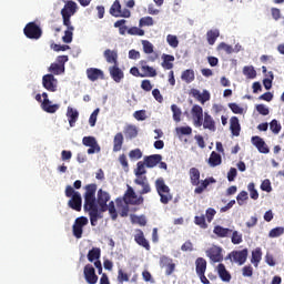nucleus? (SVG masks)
<instances>
[{
	"mask_svg": "<svg viewBox=\"0 0 284 284\" xmlns=\"http://www.w3.org/2000/svg\"><path fill=\"white\" fill-rule=\"evenodd\" d=\"M154 26V19L152 17H143L139 21V28H145Z\"/></svg>",
	"mask_w": 284,
	"mask_h": 284,
	"instance_id": "de8ad7c7",
	"label": "nucleus"
},
{
	"mask_svg": "<svg viewBox=\"0 0 284 284\" xmlns=\"http://www.w3.org/2000/svg\"><path fill=\"white\" fill-rule=\"evenodd\" d=\"M87 258L90 263H94L95 261H99L101 258V248L93 247L89 251Z\"/></svg>",
	"mask_w": 284,
	"mask_h": 284,
	"instance_id": "f704fd0d",
	"label": "nucleus"
},
{
	"mask_svg": "<svg viewBox=\"0 0 284 284\" xmlns=\"http://www.w3.org/2000/svg\"><path fill=\"white\" fill-rule=\"evenodd\" d=\"M262 256L263 253L261 252V248H256L252 252L251 263L255 264V267H258V263H261Z\"/></svg>",
	"mask_w": 284,
	"mask_h": 284,
	"instance_id": "a19ab883",
	"label": "nucleus"
},
{
	"mask_svg": "<svg viewBox=\"0 0 284 284\" xmlns=\"http://www.w3.org/2000/svg\"><path fill=\"white\" fill-rule=\"evenodd\" d=\"M128 34H131V37H144L145 31L139 27H131L128 30Z\"/></svg>",
	"mask_w": 284,
	"mask_h": 284,
	"instance_id": "3c124183",
	"label": "nucleus"
},
{
	"mask_svg": "<svg viewBox=\"0 0 284 284\" xmlns=\"http://www.w3.org/2000/svg\"><path fill=\"white\" fill-rule=\"evenodd\" d=\"M270 130L273 132V134H278L282 130L281 123H278V120H272L270 123Z\"/></svg>",
	"mask_w": 284,
	"mask_h": 284,
	"instance_id": "bf43d9fd",
	"label": "nucleus"
},
{
	"mask_svg": "<svg viewBox=\"0 0 284 284\" xmlns=\"http://www.w3.org/2000/svg\"><path fill=\"white\" fill-rule=\"evenodd\" d=\"M108 210H109V214L112 219V221H116V219H119V213H116V207L114 206V202H110L109 205H106Z\"/></svg>",
	"mask_w": 284,
	"mask_h": 284,
	"instance_id": "13d9d810",
	"label": "nucleus"
},
{
	"mask_svg": "<svg viewBox=\"0 0 284 284\" xmlns=\"http://www.w3.org/2000/svg\"><path fill=\"white\" fill-rule=\"evenodd\" d=\"M41 97L43 99L41 103V109L43 110V112H47L48 114H54L59 110L60 105L52 104V101H50L47 92H43Z\"/></svg>",
	"mask_w": 284,
	"mask_h": 284,
	"instance_id": "9d476101",
	"label": "nucleus"
},
{
	"mask_svg": "<svg viewBox=\"0 0 284 284\" xmlns=\"http://www.w3.org/2000/svg\"><path fill=\"white\" fill-rule=\"evenodd\" d=\"M123 149V133L119 132L113 139V152H121Z\"/></svg>",
	"mask_w": 284,
	"mask_h": 284,
	"instance_id": "2f4dec72",
	"label": "nucleus"
},
{
	"mask_svg": "<svg viewBox=\"0 0 284 284\" xmlns=\"http://www.w3.org/2000/svg\"><path fill=\"white\" fill-rule=\"evenodd\" d=\"M230 130L233 136H240L241 135V123L239 122L237 116H232L230 119Z\"/></svg>",
	"mask_w": 284,
	"mask_h": 284,
	"instance_id": "a878e982",
	"label": "nucleus"
},
{
	"mask_svg": "<svg viewBox=\"0 0 284 284\" xmlns=\"http://www.w3.org/2000/svg\"><path fill=\"white\" fill-rule=\"evenodd\" d=\"M252 143L254 146H256V149L261 154H270V148L261 136L258 135L253 136Z\"/></svg>",
	"mask_w": 284,
	"mask_h": 284,
	"instance_id": "f3484780",
	"label": "nucleus"
},
{
	"mask_svg": "<svg viewBox=\"0 0 284 284\" xmlns=\"http://www.w3.org/2000/svg\"><path fill=\"white\" fill-rule=\"evenodd\" d=\"M213 234H215L217 239H230V236H232V230L221 225H215L213 229Z\"/></svg>",
	"mask_w": 284,
	"mask_h": 284,
	"instance_id": "5701e85b",
	"label": "nucleus"
},
{
	"mask_svg": "<svg viewBox=\"0 0 284 284\" xmlns=\"http://www.w3.org/2000/svg\"><path fill=\"white\" fill-rule=\"evenodd\" d=\"M230 110L233 112V114H243V108H241L236 103H229Z\"/></svg>",
	"mask_w": 284,
	"mask_h": 284,
	"instance_id": "774afa93",
	"label": "nucleus"
},
{
	"mask_svg": "<svg viewBox=\"0 0 284 284\" xmlns=\"http://www.w3.org/2000/svg\"><path fill=\"white\" fill-rule=\"evenodd\" d=\"M247 190L251 199H253V201H258V191L256 190L254 182L248 183Z\"/></svg>",
	"mask_w": 284,
	"mask_h": 284,
	"instance_id": "09e8293b",
	"label": "nucleus"
},
{
	"mask_svg": "<svg viewBox=\"0 0 284 284\" xmlns=\"http://www.w3.org/2000/svg\"><path fill=\"white\" fill-rule=\"evenodd\" d=\"M123 199H124V203L126 205H141V204H143V197L140 196L136 200V193L134 192V189H132V186H128V190H126Z\"/></svg>",
	"mask_w": 284,
	"mask_h": 284,
	"instance_id": "1a4fd4ad",
	"label": "nucleus"
},
{
	"mask_svg": "<svg viewBox=\"0 0 284 284\" xmlns=\"http://www.w3.org/2000/svg\"><path fill=\"white\" fill-rule=\"evenodd\" d=\"M202 125L204 130H209L210 132H216V122L214 121V118L210 115V113H204V119L202 120Z\"/></svg>",
	"mask_w": 284,
	"mask_h": 284,
	"instance_id": "aec40b11",
	"label": "nucleus"
},
{
	"mask_svg": "<svg viewBox=\"0 0 284 284\" xmlns=\"http://www.w3.org/2000/svg\"><path fill=\"white\" fill-rule=\"evenodd\" d=\"M141 70L144 72L142 75L143 77H151L154 78L156 77V69H153L152 67L148 65V61L142 60L140 61Z\"/></svg>",
	"mask_w": 284,
	"mask_h": 284,
	"instance_id": "cd10ccee",
	"label": "nucleus"
},
{
	"mask_svg": "<svg viewBox=\"0 0 284 284\" xmlns=\"http://www.w3.org/2000/svg\"><path fill=\"white\" fill-rule=\"evenodd\" d=\"M110 14H112V17H121V2H119V0H115L111 6Z\"/></svg>",
	"mask_w": 284,
	"mask_h": 284,
	"instance_id": "37998d69",
	"label": "nucleus"
},
{
	"mask_svg": "<svg viewBox=\"0 0 284 284\" xmlns=\"http://www.w3.org/2000/svg\"><path fill=\"white\" fill-rule=\"evenodd\" d=\"M94 267H97L98 274H102L100 277V284H110V277H108L106 273H103V265L101 264L100 260L94 262Z\"/></svg>",
	"mask_w": 284,
	"mask_h": 284,
	"instance_id": "c85d7f7f",
	"label": "nucleus"
},
{
	"mask_svg": "<svg viewBox=\"0 0 284 284\" xmlns=\"http://www.w3.org/2000/svg\"><path fill=\"white\" fill-rule=\"evenodd\" d=\"M67 119L69 121L70 128H74V125L77 124V121H79V111H77V109H73L71 106H68Z\"/></svg>",
	"mask_w": 284,
	"mask_h": 284,
	"instance_id": "393cba45",
	"label": "nucleus"
},
{
	"mask_svg": "<svg viewBox=\"0 0 284 284\" xmlns=\"http://www.w3.org/2000/svg\"><path fill=\"white\" fill-rule=\"evenodd\" d=\"M162 68L164 70H172V68H174V63H172L174 61V55H170V54H162Z\"/></svg>",
	"mask_w": 284,
	"mask_h": 284,
	"instance_id": "7c9ffc66",
	"label": "nucleus"
},
{
	"mask_svg": "<svg viewBox=\"0 0 284 284\" xmlns=\"http://www.w3.org/2000/svg\"><path fill=\"white\" fill-rule=\"evenodd\" d=\"M134 241L138 245H140L141 247H144L146 252H150L151 250L150 242L145 239L143 231L138 230V233L134 235Z\"/></svg>",
	"mask_w": 284,
	"mask_h": 284,
	"instance_id": "4be33fe9",
	"label": "nucleus"
},
{
	"mask_svg": "<svg viewBox=\"0 0 284 284\" xmlns=\"http://www.w3.org/2000/svg\"><path fill=\"white\" fill-rule=\"evenodd\" d=\"M250 252L247 248H243L242 251H233L229 254V258H231L232 263H237V265H245L247 261V255Z\"/></svg>",
	"mask_w": 284,
	"mask_h": 284,
	"instance_id": "6e6552de",
	"label": "nucleus"
},
{
	"mask_svg": "<svg viewBox=\"0 0 284 284\" xmlns=\"http://www.w3.org/2000/svg\"><path fill=\"white\" fill-rule=\"evenodd\" d=\"M166 41L171 48H179V38H176V36L169 34Z\"/></svg>",
	"mask_w": 284,
	"mask_h": 284,
	"instance_id": "69168bd1",
	"label": "nucleus"
},
{
	"mask_svg": "<svg viewBox=\"0 0 284 284\" xmlns=\"http://www.w3.org/2000/svg\"><path fill=\"white\" fill-rule=\"evenodd\" d=\"M250 196L247 195L246 191H242L237 194L236 201L239 205H245V201H247Z\"/></svg>",
	"mask_w": 284,
	"mask_h": 284,
	"instance_id": "680f3d73",
	"label": "nucleus"
},
{
	"mask_svg": "<svg viewBox=\"0 0 284 284\" xmlns=\"http://www.w3.org/2000/svg\"><path fill=\"white\" fill-rule=\"evenodd\" d=\"M62 19H63V26L67 27V29L73 28L72 22L70 21V18L72 17L70 12H68L67 9L61 10Z\"/></svg>",
	"mask_w": 284,
	"mask_h": 284,
	"instance_id": "a18cd8bd",
	"label": "nucleus"
},
{
	"mask_svg": "<svg viewBox=\"0 0 284 284\" xmlns=\"http://www.w3.org/2000/svg\"><path fill=\"white\" fill-rule=\"evenodd\" d=\"M125 23H128L126 20L122 19V20H118L114 22V28H119V32L120 34L124 36L128 32V26H125Z\"/></svg>",
	"mask_w": 284,
	"mask_h": 284,
	"instance_id": "c03bdc74",
	"label": "nucleus"
},
{
	"mask_svg": "<svg viewBox=\"0 0 284 284\" xmlns=\"http://www.w3.org/2000/svg\"><path fill=\"white\" fill-rule=\"evenodd\" d=\"M160 267H166L165 275L172 276V274H174V270H176V264H174L173 260L169 256L162 255L160 257Z\"/></svg>",
	"mask_w": 284,
	"mask_h": 284,
	"instance_id": "f8f14e48",
	"label": "nucleus"
},
{
	"mask_svg": "<svg viewBox=\"0 0 284 284\" xmlns=\"http://www.w3.org/2000/svg\"><path fill=\"white\" fill-rule=\"evenodd\" d=\"M243 74L246 79H256V69L252 65H246L243 68Z\"/></svg>",
	"mask_w": 284,
	"mask_h": 284,
	"instance_id": "79ce46f5",
	"label": "nucleus"
},
{
	"mask_svg": "<svg viewBox=\"0 0 284 284\" xmlns=\"http://www.w3.org/2000/svg\"><path fill=\"white\" fill-rule=\"evenodd\" d=\"M82 145H85L88 149V154H99L101 152V146L99 145V142L97 141V138L94 136H84L82 139Z\"/></svg>",
	"mask_w": 284,
	"mask_h": 284,
	"instance_id": "39448f33",
	"label": "nucleus"
},
{
	"mask_svg": "<svg viewBox=\"0 0 284 284\" xmlns=\"http://www.w3.org/2000/svg\"><path fill=\"white\" fill-rule=\"evenodd\" d=\"M207 270V261L203 257H197L195 261V272L196 274H205Z\"/></svg>",
	"mask_w": 284,
	"mask_h": 284,
	"instance_id": "c756f323",
	"label": "nucleus"
},
{
	"mask_svg": "<svg viewBox=\"0 0 284 284\" xmlns=\"http://www.w3.org/2000/svg\"><path fill=\"white\" fill-rule=\"evenodd\" d=\"M163 161V155L153 154L144 156V164L146 168H156Z\"/></svg>",
	"mask_w": 284,
	"mask_h": 284,
	"instance_id": "412c9836",
	"label": "nucleus"
},
{
	"mask_svg": "<svg viewBox=\"0 0 284 284\" xmlns=\"http://www.w3.org/2000/svg\"><path fill=\"white\" fill-rule=\"evenodd\" d=\"M103 57H104L106 63H111L113 65L119 64V53L116 51H112L110 49H106L103 52Z\"/></svg>",
	"mask_w": 284,
	"mask_h": 284,
	"instance_id": "b1692460",
	"label": "nucleus"
},
{
	"mask_svg": "<svg viewBox=\"0 0 284 284\" xmlns=\"http://www.w3.org/2000/svg\"><path fill=\"white\" fill-rule=\"evenodd\" d=\"M73 32H74V27H70L64 31V36L62 37L63 43H72Z\"/></svg>",
	"mask_w": 284,
	"mask_h": 284,
	"instance_id": "603ef678",
	"label": "nucleus"
},
{
	"mask_svg": "<svg viewBox=\"0 0 284 284\" xmlns=\"http://www.w3.org/2000/svg\"><path fill=\"white\" fill-rule=\"evenodd\" d=\"M109 73L111 79H113L115 83H121V81L125 79V73H123V70H121V68H119V64H113L109 67Z\"/></svg>",
	"mask_w": 284,
	"mask_h": 284,
	"instance_id": "dca6fc26",
	"label": "nucleus"
},
{
	"mask_svg": "<svg viewBox=\"0 0 284 284\" xmlns=\"http://www.w3.org/2000/svg\"><path fill=\"white\" fill-rule=\"evenodd\" d=\"M143 174H148V171L145 170V162L140 161L136 163L135 176H143Z\"/></svg>",
	"mask_w": 284,
	"mask_h": 284,
	"instance_id": "864d4df0",
	"label": "nucleus"
},
{
	"mask_svg": "<svg viewBox=\"0 0 284 284\" xmlns=\"http://www.w3.org/2000/svg\"><path fill=\"white\" fill-rule=\"evenodd\" d=\"M171 110L173 112V119L179 123L181 121V109L176 104L171 105Z\"/></svg>",
	"mask_w": 284,
	"mask_h": 284,
	"instance_id": "e2e57ef3",
	"label": "nucleus"
},
{
	"mask_svg": "<svg viewBox=\"0 0 284 284\" xmlns=\"http://www.w3.org/2000/svg\"><path fill=\"white\" fill-rule=\"evenodd\" d=\"M217 50H224V52H226V54H232L234 52V48L225 42H221L217 45Z\"/></svg>",
	"mask_w": 284,
	"mask_h": 284,
	"instance_id": "0e129e2a",
	"label": "nucleus"
},
{
	"mask_svg": "<svg viewBox=\"0 0 284 284\" xmlns=\"http://www.w3.org/2000/svg\"><path fill=\"white\" fill-rule=\"evenodd\" d=\"M124 134L126 139H136L139 136V129L135 125L129 124L124 128Z\"/></svg>",
	"mask_w": 284,
	"mask_h": 284,
	"instance_id": "72a5a7b5",
	"label": "nucleus"
},
{
	"mask_svg": "<svg viewBox=\"0 0 284 284\" xmlns=\"http://www.w3.org/2000/svg\"><path fill=\"white\" fill-rule=\"evenodd\" d=\"M115 203H116L118 210H121V207H122L121 216H128V204L125 203L124 197L123 199H121V197L116 199Z\"/></svg>",
	"mask_w": 284,
	"mask_h": 284,
	"instance_id": "ea45409f",
	"label": "nucleus"
},
{
	"mask_svg": "<svg viewBox=\"0 0 284 284\" xmlns=\"http://www.w3.org/2000/svg\"><path fill=\"white\" fill-rule=\"evenodd\" d=\"M155 190L160 196V203L168 205V203L172 201L173 196L172 193H170V186L165 184V180L163 178H159L155 181Z\"/></svg>",
	"mask_w": 284,
	"mask_h": 284,
	"instance_id": "7ed1b4c3",
	"label": "nucleus"
},
{
	"mask_svg": "<svg viewBox=\"0 0 284 284\" xmlns=\"http://www.w3.org/2000/svg\"><path fill=\"white\" fill-rule=\"evenodd\" d=\"M176 132L178 134L189 136L190 134H192V129L190 126H180L176 128Z\"/></svg>",
	"mask_w": 284,
	"mask_h": 284,
	"instance_id": "338daca9",
	"label": "nucleus"
},
{
	"mask_svg": "<svg viewBox=\"0 0 284 284\" xmlns=\"http://www.w3.org/2000/svg\"><path fill=\"white\" fill-rule=\"evenodd\" d=\"M142 45H143V52L145 54H152L154 52V44H152V42L148 40H143Z\"/></svg>",
	"mask_w": 284,
	"mask_h": 284,
	"instance_id": "4d7b16f0",
	"label": "nucleus"
},
{
	"mask_svg": "<svg viewBox=\"0 0 284 284\" xmlns=\"http://www.w3.org/2000/svg\"><path fill=\"white\" fill-rule=\"evenodd\" d=\"M282 234H284V227L277 226L270 231L268 236H270V239H278V236H282Z\"/></svg>",
	"mask_w": 284,
	"mask_h": 284,
	"instance_id": "5fc2aeb1",
	"label": "nucleus"
},
{
	"mask_svg": "<svg viewBox=\"0 0 284 284\" xmlns=\"http://www.w3.org/2000/svg\"><path fill=\"white\" fill-rule=\"evenodd\" d=\"M206 256H209L213 263H221L223 261V248H221V246H212L206 251Z\"/></svg>",
	"mask_w": 284,
	"mask_h": 284,
	"instance_id": "ddd939ff",
	"label": "nucleus"
},
{
	"mask_svg": "<svg viewBox=\"0 0 284 284\" xmlns=\"http://www.w3.org/2000/svg\"><path fill=\"white\" fill-rule=\"evenodd\" d=\"M182 81H185L186 83H192L194 81L195 75H194V70L192 69H186L182 72L181 75Z\"/></svg>",
	"mask_w": 284,
	"mask_h": 284,
	"instance_id": "58836bf2",
	"label": "nucleus"
},
{
	"mask_svg": "<svg viewBox=\"0 0 284 284\" xmlns=\"http://www.w3.org/2000/svg\"><path fill=\"white\" fill-rule=\"evenodd\" d=\"M69 207L74 210L75 212H81V207L83 205V199L81 197V193H74V195L68 202Z\"/></svg>",
	"mask_w": 284,
	"mask_h": 284,
	"instance_id": "6ab92c4d",
	"label": "nucleus"
},
{
	"mask_svg": "<svg viewBox=\"0 0 284 284\" xmlns=\"http://www.w3.org/2000/svg\"><path fill=\"white\" fill-rule=\"evenodd\" d=\"M49 72H51V74H63V72H65V65H61L59 63H51V65L49 67Z\"/></svg>",
	"mask_w": 284,
	"mask_h": 284,
	"instance_id": "4c0bfd02",
	"label": "nucleus"
},
{
	"mask_svg": "<svg viewBox=\"0 0 284 284\" xmlns=\"http://www.w3.org/2000/svg\"><path fill=\"white\" fill-rule=\"evenodd\" d=\"M106 210L108 203H105L104 206L100 205L99 211V204L97 203V184H88L84 192V212H88L92 227H97L99 219H103L101 212H106Z\"/></svg>",
	"mask_w": 284,
	"mask_h": 284,
	"instance_id": "f257e3e1",
	"label": "nucleus"
},
{
	"mask_svg": "<svg viewBox=\"0 0 284 284\" xmlns=\"http://www.w3.org/2000/svg\"><path fill=\"white\" fill-rule=\"evenodd\" d=\"M189 174L191 184L196 186L194 189V194H203V192L207 190L211 183H216V180H214V178H206L201 182V171H199V169L196 168H191Z\"/></svg>",
	"mask_w": 284,
	"mask_h": 284,
	"instance_id": "f03ea898",
	"label": "nucleus"
},
{
	"mask_svg": "<svg viewBox=\"0 0 284 284\" xmlns=\"http://www.w3.org/2000/svg\"><path fill=\"white\" fill-rule=\"evenodd\" d=\"M231 242L233 245H240V243H243V234L239 233V231H232Z\"/></svg>",
	"mask_w": 284,
	"mask_h": 284,
	"instance_id": "49530a36",
	"label": "nucleus"
},
{
	"mask_svg": "<svg viewBox=\"0 0 284 284\" xmlns=\"http://www.w3.org/2000/svg\"><path fill=\"white\" fill-rule=\"evenodd\" d=\"M89 221L88 217L85 216H80L77 217L73 226H72V232H73V236L75 239H82L83 237V227H85V225H88Z\"/></svg>",
	"mask_w": 284,
	"mask_h": 284,
	"instance_id": "423d86ee",
	"label": "nucleus"
},
{
	"mask_svg": "<svg viewBox=\"0 0 284 284\" xmlns=\"http://www.w3.org/2000/svg\"><path fill=\"white\" fill-rule=\"evenodd\" d=\"M87 79L92 81V83H94V81H99V79L103 81V79H105V73L101 69L89 68L87 69Z\"/></svg>",
	"mask_w": 284,
	"mask_h": 284,
	"instance_id": "2eb2a0df",
	"label": "nucleus"
},
{
	"mask_svg": "<svg viewBox=\"0 0 284 284\" xmlns=\"http://www.w3.org/2000/svg\"><path fill=\"white\" fill-rule=\"evenodd\" d=\"M83 276L88 284H97L99 283V275H97V271L92 264H87L83 268Z\"/></svg>",
	"mask_w": 284,
	"mask_h": 284,
	"instance_id": "9b49d317",
	"label": "nucleus"
},
{
	"mask_svg": "<svg viewBox=\"0 0 284 284\" xmlns=\"http://www.w3.org/2000/svg\"><path fill=\"white\" fill-rule=\"evenodd\" d=\"M42 85L48 92H57L59 80H57L53 74H45L42 77Z\"/></svg>",
	"mask_w": 284,
	"mask_h": 284,
	"instance_id": "0eeeda50",
	"label": "nucleus"
},
{
	"mask_svg": "<svg viewBox=\"0 0 284 284\" xmlns=\"http://www.w3.org/2000/svg\"><path fill=\"white\" fill-rule=\"evenodd\" d=\"M108 201H110V193L103 191V189H100L98 191V204L105 206V203H108Z\"/></svg>",
	"mask_w": 284,
	"mask_h": 284,
	"instance_id": "c9c22d12",
	"label": "nucleus"
},
{
	"mask_svg": "<svg viewBox=\"0 0 284 284\" xmlns=\"http://www.w3.org/2000/svg\"><path fill=\"white\" fill-rule=\"evenodd\" d=\"M221 163H222L221 154L213 151L209 158V164L211 165V168H216L217 165H221Z\"/></svg>",
	"mask_w": 284,
	"mask_h": 284,
	"instance_id": "e433bc0d",
	"label": "nucleus"
},
{
	"mask_svg": "<svg viewBox=\"0 0 284 284\" xmlns=\"http://www.w3.org/2000/svg\"><path fill=\"white\" fill-rule=\"evenodd\" d=\"M217 274L224 283H230L232 281V275L229 273L227 268H225V264L217 265Z\"/></svg>",
	"mask_w": 284,
	"mask_h": 284,
	"instance_id": "bb28decb",
	"label": "nucleus"
},
{
	"mask_svg": "<svg viewBox=\"0 0 284 284\" xmlns=\"http://www.w3.org/2000/svg\"><path fill=\"white\" fill-rule=\"evenodd\" d=\"M221 37V32L217 29L209 30L206 32V41L209 45H214L216 43V39Z\"/></svg>",
	"mask_w": 284,
	"mask_h": 284,
	"instance_id": "473e14b6",
	"label": "nucleus"
},
{
	"mask_svg": "<svg viewBox=\"0 0 284 284\" xmlns=\"http://www.w3.org/2000/svg\"><path fill=\"white\" fill-rule=\"evenodd\" d=\"M191 114L193 116L195 128H201V125H203V108L199 104L193 105Z\"/></svg>",
	"mask_w": 284,
	"mask_h": 284,
	"instance_id": "4468645a",
	"label": "nucleus"
},
{
	"mask_svg": "<svg viewBox=\"0 0 284 284\" xmlns=\"http://www.w3.org/2000/svg\"><path fill=\"white\" fill-rule=\"evenodd\" d=\"M23 33L27 39H33L38 41V39L43 36V30H41V27H39L37 22H29L26 24Z\"/></svg>",
	"mask_w": 284,
	"mask_h": 284,
	"instance_id": "20e7f679",
	"label": "nucleus"
},
{
	"mask_svg": "<svg viewBox=\"0 0 284 284\" xmlns=\"http://www.w3.org/2000/svg\"><path fill=\"white\" fill-rule=\"evenodd\" d=\"M129 159L131 161H139V159H143V152L141 149H134L129 152Z\"/></svg>",
	"mask_w": 284,
	"mask_h": 284,
	"instance_id": "8fccbe9b",
	"label": "nucleus"
},
{
	"mask_svg": "<svg viewBox=\"0 0 284 284\" xmlns=\"http://www.w3.org/2000/svg\"><path fill=\"white\" fill-rule=\"evenodd\" d=\"M194 223L195 225H199L202 230H207V223L205 222V215H196L194 217Z\"/></svg>",
	"mask_w": 284,
	"mask_h": 284,
	"instance_id": "6e6d98bb",
	"label": "nucleus"
},
{
	"mask_svg": "<svg viewBox=\"0 0 284 284\" xmlns=\"http://www.w3.org/2000/svg\"><path fill=\"white\" fill-rule=\"evenodd\" d=\"M62 10H67V12H69V14H74V12H77V2L74 1H69L64 8Z\"/></svg>",
	"mask_w": 284,
	"mask_h": 284,
	"instance_id": "052dcab7",
	"label": "nucleus"
},
{
	"mask_svg": "<svg viewBox=\"0 0 284 284\" xmlns=\"http://www.w3.org/2000/svg\"><path fill=\"white\" fill-rule=\"evenodd\" d=\"M190 94H192V97L194 99H196V101H200V103H207V101H210L211 95H210V91L204 90L202 93L201 91H199L197 89H191Z\"/></svg>",
	"mask_w": 284,
	"mask_h": 284,
	"instance_id": "a211bd4d",
	"label": "nucleus"
}]
</instances>
